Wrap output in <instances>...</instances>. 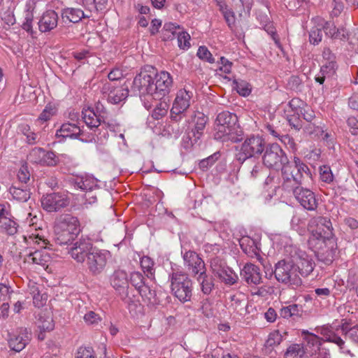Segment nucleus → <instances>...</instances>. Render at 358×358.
I'll return each mask as SVG.
<instances>
[{
	"instance_id": "obj_49",
	"label": "nucleus",
	"mask_w": 358,
	"mask_h": 358,
	"mask_svg": "<svg viewBox=\"0 0 358 358\" xmlns=\"http://www.w3.org/2000/svg\"><path fill=\"white\" fill-rule=\"evenodd\" d=\"M58 164L64 169V171H70L72 168L76 166L74 159L66 155L59 156Z\"/></svg>"
},
{
	"instance_id": "obj_35",
	"label": "nucleus",
	"mask_w": 358,
	"mask_h": 358,
	"mask_svg": "<svg viewBox=\"0 0 358 358\" xmlns=\"http://www.w3.org/2000/svg\"><path fill=\"white\" fill-rule=\"evenodd\" d=\"M197 281L200 283L201 289L204 294H210L214 287L213 280L211 277H208L206 273V271H201L197 274Z\"/></svg>"
},
{
	"instance_id": "obj_47",
	"label": "nucleus",
	"mask_w": 358,
	"mask_h": 358,
	"mask_svg": "<svg viewBox=\"0 0 358 358\" xmlns=\"http://www.w3.org/2000/svg\"><path fill=\"white\" fill-rule=\"evenodd\" d=\"M341 333L348 337L353 343L358 344V324L348 329L345 324L341 325Z\"/></svg>"
},
{
	"instance_id": "obj_2",
	"label": "nucleus",
	"mask_w": 358,
	"mask_h": 358,
	"mask_svg": "<svg viewBox=\"0 0 358 358\" xmlns=\"http://www.w3.org/2000/svg\"><path fill=\"white\" fill-rule=\"evenodd\" d=\"M241 136L236 115L229 111L220 113L215 120V138L223 142L236 143L242 139Z\"/></svg>"
},
{
	"instance_id": "obj_24",
	"label": "nucleus",
	"mask_w": 358,
	"mask_h": 358,
	"mask_svg": "<svg viewBox=\"0 0 358 358\" xmlns=\"http://www.w3.org/2000/svg\"><path fill=\"white\" fill-rule=\"evenodd\" d=\"M241 275L249 285H259L262 282L260 269L252 263H248L243 266Z\"/></svg>"
},
{
	"instance_id": "obj_54",
	"label": "nucleus",
	"mask_w": 358,
	"mask_h": 358,
	"mask_svg": "<svg viewBox=\"0 0 358 358\" xmlns=\"http://www.w3.org/2000/svg\"><path fill=\"white\" fill-rule=\"evenodd\" d=\"M282 337L278 331H273L269 334L266 341L267 347H274L279 345L282 341Z\"/></svg>"
},
{
	"instance_id": "obj_1",
	"label": "nucleus",
	"mask_w": 358,
	"mask_h": 358,
	"mask_svg": "<svg viewBox=\"0 0 358 358\" xmlns=\"http://www.w3.org/2000/svg\"><path fill=\"white\" fill-rule=\"evenodd\" d=\"M282 187L290 192V190L301 186L312 180V173L308 166L297 157L292 162H287L281 169Z\"/></svg>"
},
{
	"instance_id": "obj_3",
	"label": "nucleus",
	"mask_w": 358,
	"mask_h": 358,
	"mask_svg": "<svg viewBox=\"0 0 358 358\" xmlns=\"http://www.w3.org/2000/svg\"><path fill=\"white\" fill-rule=\"evenodd\" d=\"M308 229L311 235L308 244L316 250L323 249V245L330 242L334 236V229L330 219L325 217H317L310 220Z\"/></svg>"
},
{
	"instance_id": "obj_20",
	"label": "nucleus",
	"mask_w": 358,
	"mask_h": 358,
	"mask_svg": "<svg viewBox=\"0 0 358 358\" xmlns=\"http://www.w3.org/2000/svg\"><path fill=\"white\" fill-rule=\"evenodd\" d=\"M82 115L84 122L90 129H97L101 125L102 129H104L103 134L101 133L97 134L98 140L106 139L108 138V134L106 127H110V125L108 124L106 125L104 121L101 124V118L96 115L93 110L90 108L84 109L82 111Z\"/></svg>"
},
{
	"instance_id": "obj_39",
	"label": "nucleus",
	"mask_w": 358,
	"mask_h": 358,
	"mask_svg": "<svg viewBox=\"0 0 358 358\" xmlns=\"http://www.w3.org/2000/svg\"><path fill=\"white\" fill-rule=\"evenodd\" d=\"M141 266L148 278H154V262L151 258L144 256L141 259Z\"/></svg>"
},
{
	"instance_id": "obj_31",
	"label": "nucleus",
	"mask_w": 358,
	"mask_h": 358,
	"mask_svg": "<svg viewBox=\"0 0 358 358\" xmlns=\"http://www.w3.org/2000/svg\"><path fill=\"white\" fill-rule=\"evenodd\" d=\"M73 185L82 190H92L97 186V180L90 175L78 176L73 181Z\"/></svg>"
},
{
	"instance_id": "obj_58",
	"label": "nucleus",
	"mask_w": 358,
	"mask_h": 358,
	"mask_svg": "<svg viewBox=\"0 0 358 358\" xmlns=\"http://www.w3.org/2000/svg\"><path fill=\"white\" fill-rule=\"evenodd\" d=\"M320 179L322 181L330 183L333 181L334 176L331 169L327 166H322L320 168Z\"/></svg>"
},
{
	"instance_id": "obj_42",
	"label": "nucleus",
	"mask_w": 358,
	"mask_h": 358,
	"mask_svg": "<svg viewBox=\"0 0 358 358\" xmlns=\"http://www.w3.org/2000/svg\"><path fill=\"white\" fill-rule=\"evenodd\" d=\"M177 29H180L179 25L172 23V22H166L164 24L162 29V34L164 40H171L173 38V36L178 33L176 32Z\"/></svg>"
},
{
	"instance_id": "obj_8",
	"label": "nucleus",
	"mask_w": 358,
	"mask_h": 358,
	"mask_svg": "<svg viewBox=\"0 0 358 358\" xmlns=\"http://www.w3.org/2000/svg\"><path fill=\"white\" fill-rule=\"evenodd\" d=\"M193 97V92L186 88L179 90L176 94L171 109V118L175 122H180L187 110L191 105V101Z\"/></svg>"
},
{
	"instance_id": "obj_30",
	"label": "nucleus",
	"mask_w": 358,
	"mask_h": 358,
	"mask_svg": "<svg viewBox=\"0 0 358 358\" xmlns=\"http://www.w3.org/2000/svg\"><path fill=\"white\" fill-rule=\"evenodd\" d=\"M110 284L117 291L127 288L128 278L127 273L122 270L115 271L110 277Z\"/></svg>"
},
{
	"instance_id": "obj_43",
	"label": "nucleus",
	"mask_w": 358,
	"mask_h": 358,
	"mask_svg": "<svg viewBox=\"0 0 358 358\" xmlns=\"http://www.w3.org/2000/svg\"><path fill=\"white\" fill-rule=\"evenodd\" d=\"M160 102L157 104L152 113V117L155 120H159L164 117L169 108V103L165 101L159 100Z\"/></svg>"
},
{
	"instance_id": "obj_22",
	"label": "nucleus",
	"mask_w": 358,
	"mask_h": 358,
	"mask_svg": "<svg viewBox=\"0 0 358 358\" xmlns=\"http://www.w3.org/2000/svg\"><path fill=\"white\" fill-rule=\"evenodd\" d=\"M185 266L188 271L194 275L205 271V264L203 261L194 251L188 250L182 252Z\"/></svg>"
},
{
	"instance_id": "obj_6",
	"label": "nucleus",
	"mask_w": 358,
	"mask_h": 358,
	"mask_svg": "<svg viewBox=\"0 0 358 358\" xmlns=\"http://www.w3.org/2000/svg\"><path fill=\"white\" fill-rule=\"evenodd\" d=\"M276 280L283 284L292 287H299L302 280L299 271L293 262L281 260L278 262L274 271Z\"/></svg>"
},
{
	"instance_id": "obj_19",
	"label": "nucleus",
	"mask_w": 358,
	"mask_h": 358,
	"mask_svg": "<svg viewBox=\"0 0 358 358\" xmlns=\"http://www.w3.org/2000/svg\"><path fill=\"white\" fill-rule=\"evenodd\" d=\"M339 330L341 331V325H326L319 328L317 332L320 334L326 341L337 345L343 352L350 354V350L345 348V341L336 333Z\"/></svg>"
},
{
	"instance_id": "obj_46",
	"label": "nucleus",
	"mask_w": 358,
	"mask_h": 358,
	"mask_svg": "<svg viewBox=\"0 0 358 358\" xmlns=\"http://www.w3.org/2000/svg\"><path fill=\"white\" fill-rule=\"evenodd\" d=\"M45 155V150L41 148H34L27 156L28 160L33 164H42Z\"/></svg>"
},
{
	"instance_id": "obj_29",
	"label": "nucleus",
	"mask_w": 358,
	"mask_h": 358,
	"mask_svg": "<svg viewBox=\"0 0 358 358\" xmlns=\"http://www.w3.org/2000/svg\"><path fill=\"white\" fill-rule=\"evenodd\" d=\"M37 327L41 332L38 334V338L40 340L44 339V335L43 334V332L50 331L53 330L55 324L52 317L49 313L43 312L39 315V317L37 321Z\"/></svg>"
},
{
	"instance_id": "obj_51",
	"label": "nucleus",
	"mask_w": 358,
	"mask_h": 358,
	"mask_svg": "<svg viewBox=\"0 0 358 358\" xmlns=\"http://www.w3.org/2000/svg\"><path fill=\"white\" fill-rule=\"evenodd\" d=\"M220 10L229 27L232 29L236 22L234 13L224 6H220Z\"/></svg>"
},
{
	"instance_id": "obj_12",
	"label": "nucleus",
	"mask_w": 358,
	"mask_h": 358,
	"mask_svg": "<svg viewBox=\"0 0 358 358\" xmlns=\"http://www.w3.org/2000/svg\"><path fill=\"white\" fill-rule=\"evenodd\" d=\"M173 85V78L166 71H161L155 75L152 85V99L162 100L167 96Z\"/></svg>"
},
{
	"instance_id": "obj_60",
	"label": "nucleus",
	"mask_w": 358,
	"mask_h": 358,
	"mask_svg": "<svg viewBox=\"0 0 358 358\" xmlns=\"http://www.w3.org/2000/svg\"><path fill=\"white\" fill-rule=\"evenodd\" d=\"M322 38V33L320 28L313 27L309 34V41L312 44H318Z\"/></svg>"
},
{
	"instance_id": "obj_11",
	"label": "nucleus",
	"mask_w": 358,
	"mask_h": 358,
	"mask_svg": "<svg viewBox=\"0 0 358 358\" xmlns=\"http://www.w3.org/2000/svg\"><path fill=\"white\" fill-rule=\"evenodd\" d=\"M70 197L66 192H58L46 194L41 197L42 208L49 213L58 212L67 207L70 203Z\"/></svg>"
},
{
	"instance_id": "obj_48",
	"label": "nucleus",
	"mask_w": 358,
	"mask_h": 358,
	"mask_svg": "<svg viewBox=\"0 0 358 358\" xmlns=\"http://www.w3.org/2000/svg\"><path fill=\"white\" fill-rule=\"evenodd\" d=\"M130 283L138 292L146 285L143 275L138 271H134L130 274Z\"/></svg>"
},
{
	"instance_id": "obj_32",
	"label": "nucleus",
	"mask_w": 358,
	"mask_h": 358,
	"mask_svg": "<svg viewBox=\"0 0 358 358\" xmlns=\"http://www.w3.org/2000/svg\"><path fill=\"white\" fill-rule=\"evenodd\" d=\"M231 301V303L230 305V308H232L234 311L236 312L237 314H238L239 315L243 316L248 313V303L243 299V296H232Z\"/></svg>"
},
{
	"instance_id": "obj_21",
	"label": "nucleus",
	"mask_w": 358,
	"mask_h": 358,
	"mask_svg": "<svg viewBox=\"0 0 358 358\" xmlns=\"http://www.w3.org/2000/svg\"><path fill=\"white\" fill-rule=\"evenodd\" d=\"M30 341V335L25 328H20L15 332L9 334L8 340L9 348L15 351H22Z\"/></svg>"
},
{
	"instance_id": "obj_64",
	"label": "nucleus",
	"mask_w": 358,
	"mask_h": 358,
	"mask_svg": "<svg viewBox=\"0 0 358 358\" xmlns=\"http://www.w3.org/2000/svg\"><path fill=\"white\" fill-rule=\"evenodd\" d=\"M302 85V80L296 76H292L288 80V86L293 90H300V87Z\"/></svg>"
},
{
	"instance_id": "obj_33",
	"label": "nucleus",
	"mask_w": 358,
	"mask_h": 358,
	"mask_svg": "<svg viewBox=\"0 0 358 358\" xmlns=\"http://www.w3.org/2000/svg\"><path fill=\"white\" fill-rule=\"evenodd\" d=\"M28 262L31 260L32 263L45 266L51 259V257L45 250H36L30 252L25 258Z\"/></svg>"
},
{
	"instance_id": "obj_34",
	"label": "nucleus",
	"mask_w": 358,
	"mask_h": 358,
	"mask_svg": "<svg viewBox=\"0 0 358 358\" xmlns=\"http://www.w3.org/2000/svg\"><path fill=\"white\" fill-rule=\"evenodd\" d=\"M34 3L27 2L24 8V21L22 24V28L26 31L33 34L32 22L34 20Z\"/></svg>"
},
{
	"instance_id": "obj_9",
	"label": "nucleus",
	"mask_w": 358,
	"mask_h": 358,
	"mask_svg": "<svg viewBox=\"0 0 358 358\" xmlns=\"http://www.w3.org/2000/svg\"><path fill=\"white\" fill-rule=\"evenodd\" d=\"M265 148V141L259 136L251 135L247 137L241 145L240 152L238 155L239 161H245L253 157L260 155Z\"/></svg>"
},
{
	"instance_id": "obj_18",
	"label": "nucleus",
	"mask_w": 358,
	"mask_h": 358,
	"mask_svg": "<svg viewBox=\"0 0 358 358\" xmlns=\"http://www.w3.org/2000/svg\"><path fill=\"white\" fill-rule=\"evenodd\" d=\"M293 259L295 261L294 264L299 274L302 275H309L315 268V262L312 256L302 250L298 249L295 251Z\"/></svg>"
},
{
	"instance_id": "obj_38",
	"label": "nucleus",
	"mask_w": 358,
	"mask_h": 358,
	"mask_svg": "<svg viewBox=\"0 0 358 358\" xmlns=\"http://www.w3.org/2000/svg\"><path fill=\"white\" fill-rule=\"evenodd\" d=\"M142 298L145 301L150 304H155L159 301L157 298V294L155 290L151 289L148 285H145L141 289L138 291Z\"/></svg>"
},
{
	"instance_id": "obj_27",
	"label": "nucleus",
	"mask_w": 358,
	"mask_h": 358,
	"mask_svg": "<svg viewBox=\"0 0 358 358\" xmlns=\"http://www.w3.org/2000/svg\"><path fill=\"white\" fill-rule=\"evenodd\" d=\"M7 215L8 212L5 206L0 205V230L9 236H13L17 231V224Z\"/></svg>"
},
{
	"instance_id": "obj_44",
	"label": "nucleus",
	"mask_w": 358,
	"mask_h": 358,
	"mask_svg": "<svg viewBox=\"0 0 358 358\" xmlns=\"http://www.w3.org/2000/svg\"><path fill=\"white\" fill-rule=\"evenodd\" d=\"M305 354L303 348L299 344L290 345L285 354V358H302Z\"/></svg>"
},
{
	"instance_id": "obj_14",
	"label": "nucleus",
	"mask_w": 358,
	"mask_h": 358,
	"mask_svg": "<svg viewBox=\"0 0 358 358\" xmlns=\"http://www.w3.org/2000/svg\"><path fill=\"white\" fill-rule=\"evenodd\" d=\"M210 267L214 275L224 284L233 285L238 282L236 273L219 257L212 259Z\"/></svg>"
},
{
	"instance_id": "obj_53",
	"label": "nucleus",
	"mask_w": 358,
	"mask_h": 358,
	"mask_svg": "<svg viewBox=\"0 0 358 358\" xmlns=\"http://www.w3.org/2000/svg\"><path fill=\"white\" fill-rule=\"evenodd\" d=\"M336 64L334 62H329L324 64L320 69V73L327 79L332 78L336 73Z\"/></svg>"
},
{
	"instance_id": "obj_17",
	"label": "nucleus",
	"mask_w": 358,
	"mask_h": 358,
	"mask_svg": "<svg viewBox=\"0 0 358 358\" xmlns=\"http://www.w3.org/2000/svg\"><path fill=\"white\" fill-rule=\"evenodd\" d=\"M93 249L91 241L82 238L73 244L69 250V254L77 262L83 263Z\"/></svg>"
},
{
	"instance_id": "obj_40",
	"label": "nucleus",
	"mask_w": 358,
	"mask_h": 358,
	"mask_svg": "<svg viewBox=\"0 0 358 358\" xmlns=\"http://www.w3.org/2000/svg\"><path fill=\"white\" fill-rule=\"evenodd\" d=\"M248 162H250V164L248 166L250 178L251 179H256L261 177L264 172L263 166L255 159H250Z\"/></svg>"
},
{
	"instance_id": "obj_28",
	"label": "nucleus",
	"mask_w": 358,
	"mask_h": 358,
	"mask_svg": "<svg viewBox=\"0 0 358 358\" xmlns=\"http://www.w3.org/2000/svg\"><path fill=\"white\" fill-rule=\"evenodd\" d=\"M85 17L84 12L80 8H64L61 10L62 22L65 24L78 23Z\"/></svg>"
},
{
	"instance_id": "obj_13",
	"label": "nucleus",
	"mask_w": 358,
	"mask_h": 358,
	"mask_svg": "<svg viewBox=\"0 0 358 358\" xmlns=\"http://www.w3.org/2000/svg\"><path fill=\"white\" fill-rule=\"evenodd\" d=\"M110 257L109 251L94 248L85 260L90 273L93 275L101 273Z\"/></svg>"
},
{
	"instance_id": "obj_4",
	"label": "nucleus",
	"mask_w": 358,
	"mask_h": 358,
	"mask_svg": "<svg viewBox=\"0 0 358 358\" xmlns=\"http://www.w3.org/2000/svg\"><path fill=\"white\" fill-rule=\"evenodd\" d=\"M55 241L59 245H66L71 242L80 232V222L71 215L61 216L55 227Z\"/></svg>"
},
{
	"instance_id": "obj_7",
	"label": "nucleus",
	"mask_w": 358,
	"mask_h": 358,
	"mask_svg": "<svg viewBox=\"0 0 358 358\" xmlns=\"http://www.w3.org/2000/svg\"><path fill=\"white\" fill-rule=\"evenodd\" d=\"M153 78L145 71H142L138 73L133 81L132 90L138 92L145 108L149 110L151 104L149 103L152 100Z\"/></svg>"
},
{
	"instance_id": "obj_50",
	"label": "nucleus",
	"mask_w": 358,
	"mask_h": 358,
	"mask_svg": "<svg viewBox=\"0 0 358 358\" xmlns=\"http://www.w3.org/2000/svg\"><path fill=\"white\" fill-rule=\"evenodd\" d=\"M19 128L20 132L26 136L28 143L34 144L36 142L37 134L31 130V128L28 124H21Z\"/></svg>"
},
{
	"instance_id": "obj_15",
	"label": "nucleus",
	"mask_w": 358,
	"mask_h": 358,
	"mask_svg": "<svg viewBox=\"0 0 358 358\" xmlns=\"http://www.w3.org/2000/svg\"><path fill=\"white\" fill-rule=\"evenodd\" d=\"M294 199L306 210H315L318 206V201L315 193L308 188L300 186L290 190Z\"/></svg>"
},
{
	"instance_id": "obj_26",
	"label": "nucleus",
	"mask_w": 358,
	"mask_h": 358,
	"mask_svg": "<svg viewBox=\"0 0 358 358\" xmlns=\"http://www.w3.org/2000/svg\"><path fill=\"white\" fill-rule=\"evenodd\" d=\"M208 117L203 113L197 111L194 112L191 119L188 122L194 124L192 129L193 135L194 136V143H196L203 133Z\"/></svg>"
},
{
	"instance_id": "obj_41",
	"label": "nucleus",
	"mask_w": 358,
	"mask_h": 358,
	"mask_svg": "<svg viewBox=\"0 0 358 358\" xmlns=\"http://www.w3.org/2000/svg\"><path fill=\"white\" fill-rule=\"evenodd\" d=\"M302 312L301 307L297 304H291L280 309V316L284 318H289L292 316L300 315Z\"/></svg>"
},
{
	"instance_id": "obj_55",
	"label": "nucleus",
	"mask_w": 358,
	"mask_h": 358,
	"mask_svg": "<svg viewBox=\"0 0 358 358\" xmlns=\"http://www.w3.org/2000/svg\"><path fill=\"white\" fill-rule=\"evenodd\" d=\"M234 85L237 92L241 96H246L251 92L250 85L245 81H234Z\"/></svg>"
},
{
	"instance_id": "obj_36",
	"label": "nucleus",
	"mask_w": 358,
	"mask_h": 358,
	"mask_svg": "<svg viewBox=\"0 0 358 358\" xmlns=\"http://www.w3.org/2000/svg\"><path fill=\"white\" fill-rule=\"evenodd\" d=\"M327 36L332 38H342L345 37L343 29H338L332 22H326L322 26Z\"/></svg>"
},
{
	"instance_id": "obj_61",
	"label": "nucleus",
	"mask_w": 358,
	"mask_h": 358,
	"mask_svg": "<svg viewBox=\"0 0 358 358\" xmlns=\"http://www.w3.org/2000/svg\"><path fill=\"white\" fill-rule=\"evenodd\" d=\"M30 173L27 164H23L17 171V177L20 182L27 183L30 179Z\"/></svg>"
},
{
	"instance_id": "obj_62",
	"label": "nucleus",
	"mask_w": 358,
	"mask_h": 358,
	"mask_svg": "<svg viewBox=\"0 0 358 358\" xmlns=\"http://www.w3.org/2000/svg\"><path fill=\"white\" fill-rule=\"evenodd\" d=\"M76 358H95L94 352L90 347H80L76 353Z\"/></svg>"
},
{
	"instance_id": "obj_5",
	"label": "nucleus",
	"mask_w": 358,
	"mask_h": 358,
	"mask_svg": "<svg viewBox=\"0 0 358 358\" xmlns=\"http://www.w3.org/2000/svg\"><path fill=\"white\" fill-rule=\"evenodd\" d=\"M171 290L182 303L189 301L192 295V282L182 271H173L171 275Z\"/></svg>"
},
{
	"instance_id": "obj_23",
	"label": "nucleus",
	"mask_w": 358,
	"mask_h": 358,
	"mask_svg": "<svg viewBox=\"0 0 358 358\" xmlns=\"http://www.w3.org/2000/svg\"><path fill=\"white\" fill-rule=\"evenodd\" d=\"M58 21L59 16L55 10H46L41 15L38 20V29L42 33L50 32L57 28Z\"/></svg>"
},
{
	"instance_id": "obj_63",
	"label": "nucleus",
	"mask_w": 358,
	"mask_h": 358,
	"mask_svg": "<svg viewBox=\"0 0 358 358\" xmlns=\"http://www.w3.org/2000/svg\"><path fill=\"white\" fill-rule=\"evenodd\" d=\"M24 239L29 244H30L31 242H33L34 243L39 245L40 247L43 248H46L48 247V244H49V241L47 239L44 238L42 236H40L38 234L34 236H29V240H27L25 237Z\"/></svg>"
},
{
	"instance_id": "obj_52",
	"label": "nucleus",
	"mask_w": 358,
	"mask_h": 358,
	"mask_svg": "<svg viewBox=\"0 0 358 358\" xmlns=\"http://www.w3.org/2000/svg\"><path fill=\"white\" fill-rule=\"evenodd\" d=\"M190 36L186 31H180L178 34V47L182 50H187L190 48Z\"/></svg>"
},
{
	"instance_id": "obj_56",
	"label": "nucleus",
	"mask_w": 358,
	"mask_h": 358,
	"mask_svg": "<svg viewBox=\"0 0 358 358\" xmlns=\"http://www.w3.org/2000/svg\"><path fill=\"white\" fill-rule=\"evenodd\" d=\"M84 321L88 325H96L101 321V316L94 311H88L84 315Z\"/></svg>"
},
{
	"instance_id": "obj_59",
	"label": "nucleus",
	"mask_w": 358,
	"mask_h": 358,
	"mask_svg": "<svg viewBox=\"0 0 358 358\" xmlns=\"http://www.w3.org/2000/svg\"><path fill=\"white\" fill-rule=\"evenodd\" d=\"M197 56L210 64L214 63L215 59L210 53V52L208 50V48L205 46H200L197 51Z\"/></svg>"
},
{
	"instance_id": "obj_16",
	"label": "nucleus",
	"mask_w": 358,
	"mask_h": 358,
	"mask_svg": "<svg viewBox=\"0 0 358 358\" xmlns=\"http://www.w3.org/2000/svg\"><path fill=\"white\" fill-rule=\"evenodd\" d=\"M101 92L107 96L108 101L113 104L118 103L127 99L129 94L127 86L115 87L110 82H106L101 88Z\"/></svg>"
},
{
	"instance_id": "obj_45",
	"label": "nucleus",
	"mask_w": 358,
	"mask_h": 358,
	"mask_svg": "<svg viewBox=\"0 0 358 358\" xmlns=\"http://www.w3.org/2000/svg\"><path fill=\"white\" fill-rule=\"evenodd\" d=\"M57 113V109L52 105H47L40 114L37 122L43 124L49 121Z\"/></svg>"
},
{
	"instance_id": "obj_10",
	"label": "nucleus",
	"mask_w": 358,
	"mask_h": 358,
	"mask_svg": "<svg viewBox=\"0 0 358 358\" xmlns=\"http://www.w3.org/2000/svg\"><path fill=\"white\" fill-rule=\"evenodd\" d=\"M262 156L263 164L268 168L279 169L288 161L287 155L277 143L265 146Z\"/></svg>"
},
{
	"instance_id": "obj_25",
	"label": "nucleus",
	"mask_w": 358,
	"mask_h": 358,
	"mask_svg": "<svg viewBox=\"0 0 358 358\" xmlns=\"http://www.w3.org/2000/svg\"><path fill=\"white\" fill-rule=\"evenodd\" d=\"M84 131L79 126L73 123L65 122L62 124L60 128L56 131V136L57 138H78L81 136L83 141Z\"/></svg>"
},
{
	"instance_id": "obj_37",
	"label": "nucleus",
	"mask_w": 358,
	"mask_h": 358,
	"mask_svg": "<svg viewBox=\"0 0 358 358\" xmlns=\"http://www.w3.org/2000/svg\"><path fill=\"white\" fill-rule=\"evenodd\" d=\"M9 192L14 199L20 202L27 201L30 199L31 193L27 189L12 186L10 187Z\"/></svg>"
},
{
	"instance_id": "obj_57",
	"label": "nucleus",
	"mask_w": 358,
	"mask_h": 358,
	"mask_svg": "<svg viewBox=\"0 0 358 358\" xmlns=\"http://www.w3.org/2000/svg\"><path fill=\"white\" fill-rule=\"evenodd\" d=\"M59 156H56V155L53 152H46L45 150V155L43 158L41 165L46 166H55L58 164Z\"/></svg>"
}]
</instances>
